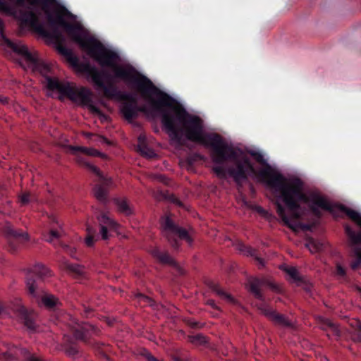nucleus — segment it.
<instances>
[{
    "label": "nucleus",
    "mask_w": 361,
    "mask_h": 361,
    "mask_svg": "<svg viewBox=\"0 0 361 361\" xmlns=\"http://www.w3.org/2000/svg\"><path fill=\"white\" fill-rule=\"evenodd\" d=\"M208 286L209 289H211L212 291L214 292L216 295H218L221 298L228 299L229 300H231V297L229 294L226 293L223 289L221 288L220 286L214 282V281H209L208 283Z\"/></svg>",
    "instance_id": "5701e85b"
},
{
    "label": "nucleus",
    "mask_w": 361,
    "mask_h": 361,
    "mask_svg": "<svg viewBox=\"0 0 361 361\" xmlns=\"http://www.w3.org/2000/svg\"><path fill=\"white\" fill-rule=\"evenodd\" d=\"M71 151L73 154H76L78 152H81L84 154H87L92 157H100L102 154L97 149L94 148H90L86 147H80V146H72L69 147Z\"/></svg>",
    "instance_id": "aec40b11"
},
{
    "label": "nucleus",
    "mask_w": 361,
    "mask_h": 361,
    "mask_svg": "<svg viewBox=\"0 0 361 361\" xmlns=\"http://www.w3.org/2000/svg\"><path fill=\"white\" fill-rule=\"evenodd\" d=\"M57 49L78 72L90 78L94 85L103 91L106 97L116 98L123 101L121 106V112L128 122H132L133 119L136 118L139 112L146 113L147 111L145 106L137 105V99L135 96L130 93L121 92L118 90L111 81V76L108 71L99 70L88 62L80 61L78 57L63 44H59Z\"/></svg>",
    "instance_id": "7ed1b4c3"
},
{
    "label": "nucleus",
    "mask_w": 361,
    "mask_h": 361,
    "mask_svg": "<svg viewBox=\"0 0 361 361\" xmlns=\"http://www.w3.org/2000/svg\"><path fill=\"white\" fill-rule=\"evenodd\" d=\"M5 195V190L0 188V197H3Z\"/></svg>",
    "instance_id": "ea45409f"
},
{
    "label": "nucleus",
    "mask_w": 361,
    "mask_h": 361,
    "mask_svg": "<svg viewBox=\"0 0 361 361\" xmlns=\"http://www.w3.org/2000/svg\"><path fill=\"white\" fill-rule=\"evenodd\" d=\"M16 311L24 325L32 331L35 330L37 327L35 314L32 312H29L24 306L18 307Z\"/></svg>",
    "instance_id": "ddd939ff"
},
{
    "label": "nucleus",
    "mask_w": 361,
    "mask_h": 361,
    "mask_svg": "<svg viewBox=\"0 0 361 361\" xmlns=\"http://www.w3.org/2000/svg\"><path fill=\"white\" fill-rule=\"evenodd\" d=\"M206 304L214 310H220V308L216 305L215 301L212 299L207 300Z\"/></svg>",
    "instance_id": "7c9ffc66"
},
{
    "label": "nucleus",
    "mask_w": 361,
    "mask_h": 361,
    "mask_svg": "<svg viewBox=\"0 0 361 361\" xmlns=\"http://www.w3.org/2000/svg\"><path fill=\"white\" fill-rule=\"evenodd\" d=\"M66 353L70 356H75L78 353V348L77 344L67 338L66 343Z\"/></svg>",
    "instance_id": "393cba45"
},
{
    "label": "nucleus",
    "mask_w": 361,
    "mask_h": 361,
    "mask_svg": "<svg viewBox=\"0 0 361 361\" xmlns=\"http://www.w3.org/2000/svg\"><path fill=\"white\" fill-rule=\"evenodd\" d=\"M51 220L53 221V222H55L56 224H58V221H56V218L55 217H51Z\"/></svg>",
    "instance_id": "c03bdc74"
},
{
    "label": "nucleus",
    "mask_w": 361,
    "mask_h": 361,
    "mask_svg": "<svg viewBox=\"0 0 361 361\" xmlns=\"http://www.w3.org/2000/svg\"><path fill=\"white\" fill-rule=\"evenodd\" d=\"M188 162L190 166H192L193 164L194 160H192L191 158H189L188 159Z\"/></svg>",
    "instance_id": "a19ab883"
},
{
    "label": "nucleus",
    "mask_w": 361,
    "mask_h": 361,
    "mask_svg": "<svg viewBox=\"0 0 361 361\" xmlns=\"http://www.w3.org/2000/svg\"><path fill=\"white\" fill-rule=\"evenodd\" d=\"M11 8L8 4L4 0H0V11L9 13Z\"/></svg>",
    "instance_id": "c756f323"
},
{
    "label": "nucleus",
    "mask_w": 361,
    "mask_h": 361,
    "mask_svg": "<svg viewBox=\"0 0 361 361\" xmlns=\"http://www.w3.org/2000/svg\"><path fill=\"white\" fill-rule=\"evenodd\" d=\"M97 221L100 227V232L92 226H87V235L85 238V243L87 246L92 247L94 243L99 240L100 236L103 240L109 238V229H116V223L109 218L106 214L102 212L97 216Z\"/></svg>",
    "instance_id": "6e6552de"
},
{
    "label": "nucleus",
    "mask_w": 361,
    "mask_h": 361,
    "mask_svg": "<svg viewBox=\"0 0 361 361\" xmlns=\"http://www.w3.org/2000/svg\"><path fill=\"white\" fill-rule=\"evenodd\" d=\"M151 254L162 264L175 265L174 260L167 252H162L159 248L154 247L151 250Z\"/></svg>",
    "instance_id": "f3484780"
},
{
    "label": "nucleus",
    "mask_w": 361,
    "mask_h": 361,
    "mask_svg": "<svg viewBox=\"0 0 361 361\" xmlns=\"http://www.w3.org/2000/svg\"><path fill=\"white\" fill-rule=\"evenodd\" d=\"M238 250L244 255L252 257L262 266L264 265L263 259L258 257L257 250L243 243L238 245Z\"/></svg>",
    "instance_id": "a211bd4d"
},
{
    "label": "nucleus",
    "mask_w": 361,
    "mask_h": 361,
    "mask_svg": "<svg viewBox=\"0 0 361 361\" xmlns=\"http://www.w3.org/2000/svg\"><path fill=\"white\" fill-rule=\"evenodd\" d=\"M263 175L269 178L270 189L285 204L288 210L286 213L284 206L277 202L276 212L285 225L294 231L298 229L311 231L312 226L300 221L302 215L300 202L308 204L311 212L317 216H321L319 209L332 212L333 206L324 197L316 192L307 195L303 191L304 183L298 178H286L282 174L264 171Z\"/></svg>",
    "instance_id": "f03ea898"
},
{
    "label": "nucleus",
    "mask_w": 361,
    "mask_h": 361,
    "mask_svg": "<svg viewBox=\"0 0 361 361\" xmlns=\"http://www.w3.org/2000/svg\"><path fill=\"white\" fill-rule=\"evenodd\" d=\"M265 284H267L271 288H276L274 284L267 281L265 279L252 278L249 280L250 292L255 298L262 302V303L258 306V309L264 315L273 322L274 324L283 327H293L292 322L285 315L276 312L264 302L265 297L262 292V287Z\"/></svg>",
    "instance_id": "39448f33"
},
{
    "label": "nucleus",
    "mask_w": 361,
    "mask_h": 361,
    "mask_svg": "<svg viewBox=\"0 0 361 361\" xmlns=\"http://www.w3.org/2000/svg\"><path fill=\"white\" fill-rule=\"evenodd\" d=\"M114 202L117 206L119 212L124 214L126 216H129L133 213L126 198H114Z\"/></svg>",
    "instance_id": "412c9836"
},
{
    "label": "nucleus",
    "mask_w": 361,
    "mask_h": 361,
    "mask_svg": "<svg viewBox=\"0 0 361 361\" xmlns=\"http://www.w3.org/2000/svg\"><path fill=\"white\" fill-rule=\"evenodd\" d=\"M162 234L166 238L171 247L178 250L180 246L178 239L185 240L190 245L193 240L190 235L188 231L178 225L171 219L169 216H164L160 220Z\"/></svg>",
    "instance_id": "0eeeda50"
},
{
    "label": "nucleus",
    "mask_w": 361,
    "mask_h": 361,
    "mask_svg": "<svg viewBox=\"0 0 361 361\" xmlns=\"http://www.w3.org/2000/svg\"><path fill=\"white\" fill-rule=\"evenodd\" d=\"M361 262L356 259L354 262L351 263V268L353 270H356L360 265Z\"/></svg>",
    "instance_id": "473e14b6"
},
{
    "label": "nucleus",
    "mask_w": 361,
    "mask_h": 361,
    "mask_svg": "<svg viewBox=\"0 0 361 361\" xmlns=\"http://www.w3.org/2000/svg\"><path fill=\"white\" fill-rule=\"evenodd\" d=\"M285 271L290 276L294 282L297 283L298 286L304 285V288L306 291L309 292L311 290V286L305 283L304 279L299 274L296 268L293 267H286Z\"/></svg>",
    "instance_id": "dca6fc26"
},
{
    "label": "nucleus",
    "mask_w": 361,
    "mask_h": 361,
    "mask_svg": "<svg viewBox=\"0 0 361 361\" xmlns=\"http://www.w3.org/2000/svg\"><path fill=\"white\" fill-rule=\"evenodd\" d=\"M354 253L357 257V259H358L361 262V249L359 247H355L354 249Z\"/></svg>",
    "instance_id": "72a5a7b5"
},
{
    "label": "nucleus",
    "mask_w": 361,
    "mask_h": 361,
    "mask_svg": "<svg viewBox=\"0 0 361 361\" xmlns=\"http://www.w3.org/2000/svg\"><path fill=\"white\" fill-rule=\"evenodd\" d=\"M306 247L311 252L314 253L322 250L324 244L319 240L310 238L306 243Z\"/></svg>",
    "instance_id": "b1692460"
},
{
    "label": "nucleus",
    "mask_w": 361,
    "mask_h": 361,
    "mask_svg": "<svg viewBox=\"0 0 361 361\" xmlns=\"http://www.w3.org/2000/svg\"><path fill=\"white\" fill-rule=\"evenodd\" d=\"M17 5L23 6L25 0H15ZM32 7H39L46 15L47 22L52 28L49 32L40 23L38 15L33 11H23L20 12L21 21L30 26L32 30L40 35L58 39L61 37L59 27H62L68 35L79 44L82 49L101 67L111 68L114 72L116 78L123 80L130 87L139 92V72L132 66H123L118 65L120 57L117 52L106 48L100 41L92 37H82L80 27L65 20V17L71 15L68 10L63 6H59L51 11V6L56 0H26Z\"/></svg>",
    "instance_id": "f257e3e1"
},
{
    "label": "nucleus",
    "mask_w": 361,
    "mask_h": 361,
    "mask_svg": "<svg viewBox=\"0 0 361 361\" xmlns=\"http://www.w3.org/2000/svg\"><path fill=\"white\" fill-rule=\"evenodd\" d=\"M146 359L147 361H159L154 356H153L150 353L147 354Z\"/></svg>",
    "instance_id": "f704fd0d"
},
{
    "label": "nucleus",
    "mask_w": 361,
    "mask_h": 361,
    "mask_svg": "<svg viewBox=\"0 0 361 361\" xmlns=\"http://www.w3.org/2000/svg\"><path fill=\"white\" fill-rule=\"evenodd\" d=\"M67 269L77 279L85 278V267L79 264H70L67 265Z\"/></svg>",
    "instance_id": "4be33fe9"
},
{
    "label": "nucleus",
    "mask_w": 361,
    "mask_h": 361,
    "mask_svg": "<svg viewBox=\"0 0 361 361\" xmlns=\"http://www.w3.org/2000/svg\"><path fill=\"white\" fill-rule=\"evenodd\" d=\"M4 307L3 305L0 303V314L3 312Z\"/></svg>",
    "instance_id": "a18cd8bd"
},
{
    "label": "nucleus",
    "mask_w": 361,
    "mask_h": 361,
    "mask_svg": "<svg viewBox=\"0 0 361 361\" xmlns=\"http://www.w3.org/2000/svg\"><path fill=\"white\" fill-rule=\"evenodd\" d=\"M137 151L144 157L153 158L156 156L154 151L149 147L146 136L140 134L137 137Z\"/></svg>",
    "instance_id": "4468645a"
},
{
    "label": "nucleus",
    "mask_w": 361,
    "mask_h": 361,
    "mask_svg": "<svg viewBox=\"0 0 361 361\" xmlns=\"http://www.w3.org/2000/svg\"><path fill=\"white\" fill-rule=\"evenodd\" d=\"M71 332L75 339L86 341L92 333H96V328L87 323H75V325L71 327Z\"/></svg>",
    "instance_id": "f8f14e48"
},
{
    "label": "nucleus",
    "mask_w": 361,
    "mask_h": 361,
    "mask_svg": "<svg viewBox=\"0 0 361 361\" xmlns=\"http://www.w3.org/2000/svg\"><path fill=\"white\" fill-rule=\"evenodd\" d=\"M49 275V270L43 264L37 263L28 269L26 275V286L29 294L37 300L42 298L43 304L48 308H54L58 300L52 295H43V290L39 286V281Z\"/></svg>",
    "instance_id": "423d86ee"
},
{
    "label": "nucleus",
    "mask_w": 361,
    "mask_h": 361,
    "mask_svg": "<svg viewBox=\"0 0 361 361\" xmlns=\"http://www.w3.org/2000/svg\"><path fill=\"white\" fill-rule=\"evenodd\" d=\"M19 201L22 205H26L31 201V195L29 192H23L19 195Z\"/></svg>",
    "instance_id": "c85d7f7f"
},
{
    "label": "nucleus",
    "mask_w": 361,
    "mask_h": 361,
    "mask_svg": "<svg viewBox=\"0 0 361 361\" xmlns=\"http://www.w3.org/2000/svg\"><path fill=\"white\" fill-rule=\"evenodd\" d=\"M1 232L7 239L8 250L13 254L18 251L20 244L29 239L27 233L15 229L8 222L2 226Z\"/></svg>",
    "instance_id": "9d476101"
},
{
    "label": "nucleus",
    "mask_w": 361,
    "mask_h": 361,
    "mask_svg": "<svg viewBox=\"0 0 361 361\" xmlns=\"http://www.w3.org/2000/svg\"><path fill=\"white\" fill-rule=\"evenodd\" d=\"M139 302H143L144 305H148L149 306H153L154 304V301L152 300L150 298L145 295L142 293H137L135 295Z\"/></svg>",
    "instance_id": "cd10ccee"
},
{
    "label": "nucleus",
    "mask_w": 361,
    "mask_h": 361,
    "mask_svg": "<svg viewBox=\"0 0 361 361\" xmlns=\"http://www.w3.org/2000/svg\"><path fill=\"white\" fill-rule=\"evenodd\" d=\"M190 341L194 344L203 345L207 343V338L201 334H198L189 337Z\"/></svg>",
    "instance_id": "bb28decb"
},
{
    "label": "nucleus",
    "mask_w": 361,
    "mask_h": 361,
    "mask_svg": "<svg viewBox=\"0 0 361 361\" xmlns=\"http://www.w3.org/2000/svg\"><path fill=\"white\" fill-rule=\"evenodd\" d=\"M320 328L325 331H331V333L336 337H339L341 335L338 326L329 319H320Z\"/></svg>",
    "instance_id": "6ab92c4d"
},
{
    "label": "nucleus",
    "mask_w": 361,
    "mask_h": 361,
    "mask_svg": "<svg viewBox=\"0 0 361 361\" xmlns=\"http://www.w3.org/2000/svg\"><path fill=\"white\" fill-rule=\"evenodd\" d=\"M0 102L4 104H8V98L6 97H0Z\"/></svg>",
    "instance_id": "e433bc0d"
},
{
    "label": "nucleus",
    "mask_w": 361,
    "mask_h": 361,
    "mask_svg": "<svg viewBox=\"0 0 361 361\" xmlns=\"http://www.w3.org/2000/svg\"><path fill=\"white\" fill-rule=\"evenodd\" d=\"M77 161L85 166L89 170L94 173L99 178L100 183L96 184L93 188L94 196L102 204L106 205L109 202L108 197V186L109 185V180L106 179L102 174L100 170L95 166L88 163L82 157L77 158Z\"/></svg>",
    "instance_id": "1a4fd4ad"
},
{
    "label": "nucleus",
    "mask_w": 361,
    "mask_h": 361,
    "mask_svg": "<svg viewBox=\"0 0 361 361\" xmlns=\"http://www.w3.org/2000/svg\"><path fill=\"white\" fill-rule=\"evenodd\" d=\"M336 271H337V274L340 276H344L345 275V269L340 264H338L336 266Z\"/></svg>",
    "instance_id": "2f4dec72"
},
{
    "label": "nucleus",
    "mask_w": 361,
    "mask_h": 361,
    "mask_svg": "<svg viewBox=\"0 0 361 361\" xmlns=\"http://www.w3.org/2000/svg\"><path fill=\"white\" fill-rule=\"evenodd\" d=\"M250 155L256 160V161H257L258 163H259L262 165L266 166L265 169L262 170L259 172V176L263 179V180L264 182H266L267 185L269 186V185H268L269 178L267 176L263 175L262 172L264 171H269L270 173H277V174H281V173L274 171L271 169V166L267 163V161L265 160V159L262 153H260L259 152L252 151L250 152Z\"/></svg>",
    "instance_id": "2eb2a0df"
},
{
    "label": "nucleus",
    "mask_w": 361,
    "mask_h": 361,
    "mask_svg": "<svg viewBox=\"0 0 361 361\" xmlns=\"http://www.w3.org/2000/svg\"><path fill=\"white\" fill-rule=\"evenodd\" d=\"M4 24L2 20L0 19V32L3 31Z\"/></svg>",
    "instance_id": "79ce46f5"
},
{
    "label": "nucleus",
    "mask_w": 361,
    "mask_h": 361,
    "mask_svg": "<svg viewBox=\"0 0 361 361\" xmlns=\"http://www.w3.org/2000/svg\"><path fill=\"white\" fill-rule=\"evenodd\" d=\"M60 236V231L53 228H51L49 233L44 235V240L49 243H53L55 240H58Z\"/></svg>",
    "instance_id": "a878e982"
},
{
    "label": "nucleus",
    "mask_w": 361,
    "mask_h": 361,
    "mask_svg": "<svg viewBox=\"0 0 361 361\" xmlns=\"http://www.w3.org/2000/svg\"><path fill=\"white\" fill-rule=\"evenodd\" d=\"M171 201L175 203L176 204H178V205H180V201L177 199L176 197L174 196H172V199H171Z\"/></svg>",
    "instance_id": "58836bf2"
},
{
    "label": "nucleus",
    "mask_w": 361,
    "mask_h": 361,
    "mask_svg": "<svg viewBox=\"0 0 361 361\" xmlns=\"http://www.w3.org/2000/svg\"><path fill=\"white\" fill-rule=\"evenodd\" d=\"M189 325L192 327V328H194V329H196V328H200V324L198 322H191Z\"/></svg>",
    "instance_id": "c9c22d12"
},
{
    "label": "nucleus",
    "mask_w": 361,
    "mask_h": 361,
    "mask_svg": "<svg viewBox=\"0 0 361 361\" xmlns=\"http://www.w3.org/2000/svg\"><path fill=\"white\" fill-rule=\"evenodd\" d=\"M340 210L345 213L353 221L361 228V214L358 212L343 205L340 207ZM344 229L345 233L352 245H361V231L360 232H356L348 224L344 226Z\"/></svg>",
    "instance_id": "9b49d317"
},
{
    "label": "nucleus",
    "mask_w": 361,
    "mask_h": 361,
    "mask_svg": "<svg viewBox=\"0 0 361 361\" xmlns=\"http://www.w3.org/2000/svg\"><path fill=\"white\" fill-rule=\"evenodd\" d=\"M7 44L15 53L25 59L33 72L39 73L44 77L47 88L51 91H57L60 94L58 97L59 100L63 101L64 97H67L75 103L87 106L92 114L97 115L100 119H108V116L93 104L92 93L87 87L78 88L72 86L68 82H61L57 78L50 77L49 66L41 61L36 54L31 53L26 46L11 41H8Z\"/></svg>",
    "instance_id": "20e7f679"
},
{
    "label": "nucleus",
    "mask_w": 361,
    "mask_h": 361,
    "mask_svg": "<svg viewBox=\"0 0 361 361\" xmlns=\"http://www.w3.org/2000/svg\"><path fill=\"white\" fill-rule=\"evenodd\" d=\"M357 329L361 332V322H357ZM357 339L359 341L361 342V334H360L357 335Z\"/></svg>",
    "instance_id": "4c0bfd02"
},
{
    "label": "nucleus",
    "mask_w": 361,
    "mask_h": 361,
    "mask_svg": "<svg viewBox=\"0 0 361 361\" xmlns=\"http://www.w3.org/2000/svg\"><path fill=\"white\" fill-rule=\"evenodd\" d=\"M92 312V310H88L85 312V314H86V317H89V315L90 314V313Z\"/></svg>",
    "instance_id": "37998d69"
}]
</instances>
